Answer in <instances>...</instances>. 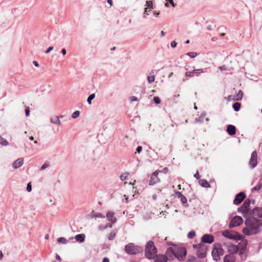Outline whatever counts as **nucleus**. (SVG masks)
<instances>
[{
  "label": "nucleus",
  "instance_id": "f257e3e1",
  "mask_svg": "<svg viewBox=\"0 0 262 262\" xmlns=\"http://www.w3.org/2000/svg\"><path fill=\"white\" fill-rule=\"evenodd\" d=\"M246 227L243 232L247 235L256 234L260 232V226H262V220L254 218H247L245 220Z\"/></svg>",
  "mask_w": 262,
  "mask_h": 262
},
{
  "label": "nucleus",
  "instance_id": "f03ea898",
  "mask_svg": "<svg viewBox=\"0 0 262 262\" xmlns=\"http://www.w3.org/2000/svg\"><path fill=\"white\" fill-rule=\"evenodd\" d=\"M166 253L169 257L174 256L179 260H183L187 254V252L185 248L173 245L167 249Z\"/></svg>",
  "mask_w": 262,
  "mask_h": 262
},
{
  "label": "nucleus",
  "instance_id": "7ed1b4c3",
  "mask_svg": "<svg viewBox=\"0 0 262 262\" xmlns=\"http://www.w3.org/2000/svg\"><path fill=\"white\" fill-rule=\"evenodd\" d=\"M225 251L220 243H215L213 245L211 251L213 259L217 261L221 259V256L224 254Z\"/></svg>",
  "mask_w": 262,
  "mask_h": 262
},
{
  "label": "nucleus",
  "instance_id": "20e7f679",
  "mask_svg": "<svg viewBox=\"0 0 262 262\" xmlns=\"http://www.w3.org/2000/svg\"><path fill=\"white\" fill-rule=\"evenodd\" d=\"M157 253V250L155 246L154 243L150 241L148 242L145 246V256L148 259L154 258Z\"/></svg>",
  "mask_w": 262,
  "mask_h": 262
},
{
  "label": "nucleus",
  "instance_id": "39448f33",
  "mask_svg": "<svg viewBox=\"0 0 262 262\" xmlns=\"http://www.w3.org/2000/svg\"><path fill=\"white\" fill-rule=\"evenodd\" d=\"M222 235L225 237L230 239L235 240L236 241L242 239V237H243L241 234L233 230H225L223 231L222 232Z\"/></svg>",
  "mask_w": 262,
  "mask_h": 262
},
{
  "label": "nucleus",
  "instance_id": "423d86ee",
  "mask_svg": "<svg viewBox=\"0 0 262 262\" xmlns=\"http://www.w3.org/2000/svg\"><path fill=\"white\" fill-rule=\"evenodd\" d=\"M193 248L196 250L197 256L200 258H204L206 256L207 247V246L202 243L198 245H193Z\"/></svg>",
  "mask_w": 262,
  "mask_h": 262
},
{
  "label": "nucleus",
  "instance_id": "0eeeda50",
  "mask_svg": "<svg viewBox=\"0 0 262 262\" xmlns=\"http://www.w3.org/2000/svg\"><path fill=\"white\" fill-rule=\"evenodd\" d=\"M125 251L128 254L135 255L142 252V249L133 243H129L125 246Z\"/></svg>",
  "mask_w": 262,
  "mask_h": 262
},
{
  "label": "nucleus",
  "instance_id": "6e6552de",
  "mask_svg": "<svg viewBox=\"0 0 262 262\" xmlns=\"http://www.w3.org/2000/svg\"><path fill=\"white\" fill-rule=\"evenodd\" d=\"M248 218H262V208L255 207L250 210V215Z\"/></svg>",
  "mask_w": 262,
  "mask_h": 262
},
{
  "label": "nucleus",
  "instance_id": "1a4fd4ad",
  "mask_svg": "<svg viewBox=\"0 0 262 262\" xmlns=\"http://www.w3.org/2000/svg\"><path fill=\"white\" fill-rule=\"evenodd\" d=\"M243 222V220L242 217L239 216H235L231 220L229 224V228H232L233 227L238 226L242 224Z\"/></svg>",
  "mask_w": 262,
  "mask_h": 262
},
{
  "label": "nucleus",
  "instance_id": "9d476101",
  "mask_svg": "<svg viewBox=\"0 0 262 262\" xmlns=\"http://www.w3.org/2000/svg\"><path fill=\"white\" fill-rule=\"evenodd\" d=\"M246 195L244 192H241L237 193L233 200V204L235 205H239L245 199Z\"/></svg>",
  "mask_w": 262,
  "mask_h": 262
},
{
  "label": "nucleus",
  "instance_id": "9b49d317",
  "mask_svg": "<svg viewBox=\"0 0 262 262\" xmlns=\"http://www.w3.org/2000/svg\"><path fill=\"white\" fill-rule=\"evenodd\" d=\"M257 154L256 151H254L251 154L250 160L249 161V165L251 168L255 167L257 164Z\"/></svg>",
  "mask_w": 262,
  "mask_h": 262
},
{
  "label": "nucleus",
  "instance_id": "f8f14e48",
  "mask_svg": "<svg viewBox=\"0 0 262 262\" xmlns=\"http://www.w3.org/2000/svg\"><path fill=\"white\" fill-rule=\"evenodd\" d=\"M214 241V237L211 234H204L201 238L202 243L211 244Z\"/></svg>",
  "mask_w": 262,
  "mask_h": 262
},
{
  "label": "nucleus",
  "instance_id": "ddd939ff",
  "mask_svg": "<svg viewBox=\"0 0 262 262\" xmlns=\"http://www.w3.org/2000/svg\"><path fill=\"white\" fill-rule=\"evenodd\" d=\"M158 172L157 171L152 172L149 182V185H154L160 182V179L158 177Z\"/></svg>",
  "mask_w": 262,
  "mask_h": 262
},
{
  "label": "nucleus",
  "instance_id": "4468645a",
  "mask_svg": "<svg viewBox=\"0 0 262 262\" xmlns=\"http://www.w3.org/2000/svg\"><path fill=\"white\" fill-rule=\"evenodd\" d=\"M106 217L108 222L114 224L117 222V219L115 216V213L113 211H108L106 214Z\"/></svg>",
  "mask_w": 262,
  "mask_h": 262
},
{
  "label": "nucleus",
  "instance_id": "2eb2a0df",
  "mask_svg": "<svg viewBox=\"0 0 262 262\" xmlns=\"http://www.w3.org/2000/svg\"><path fill=\"white\" fill-rule=\"evenodd\" d=\"M152 258L154 262H167L168 259L167 256L163 254H156Z\"/></svg>",
  "mask_w": 262,
  "mask_h": 262
},
{
  "label": "nucleus",
  "instance_id": "dca6fc26",
  "mask_svg": "<svg viewBox=\"0 0 262 262\" xmlns=\"http://www.w3.org/2000/svg\"><path fill=\"white\" fill-rule=\"evenodd\" d=\"M226 246L228 249V252H229L231 255L236 253L238 250V247L232 244L229 243V244H227Z\"/></svg>",
  "mask_w": 262,
  "mask_h": 262
},
{
  "label": "nucleus",
  "instance_id": "f3484780",
  "mask_svg": "<svg viewBox=\"0 0 262 262\" xmlns=\"http://www.w3.org/2000/svg\"><path fill=\"white\" fill-rule=\"evenodd\" d=\"M176 195L180 199V200H181V202H182V203L185 205V206L186 207H188V204H187V199H186V198L183 195L181 192H179V191H177L176 192Z\"/></svg>",
  "mask_w": 262,
  "mask_h": 262
},
{
  "label": "nucleus",
  "instance_id": "a211bd4d",
  "mask_svg": "<svg viewBox=\"0 0 262 262\" xmlns=\"http://www.w3.org/2000/svg\"><path fill=\"white\" fill-rule=\"evenodd\" d=\"M237 211L239 213H242L243 216L246 217V219L250 215V210H248L247 209L243 208L242 205L237 209Z\"/></svg>",
  "mask_w": 262,
  "mask_h": 262
},
{
  "label": "nucleus",
  "instance_id": "6ab92c4d",
  "mask_svg": "<svg viewBox=\"0 0 262 262\" xmlns=\"http://www.w3.org/2000/svg\"><path fill=\"white\" fill-rule=\"evenodd\" d=\"M227 132L230 136H233L236 133V128L233 125H228L227 127Z\"/></svg>",
  "mask_w": 262,
  "mask_h": 262
},
{
  "label": "nucleus",
  "instance_id": "aec40b11",
  "mask_svg": "<svg viewBox=\"0 0 262 262\" xmlns=\"http://www.w3.org/2000/svg\"><path fill=\"white\" fill-rule=\"evenodd\" d=\"M24 163V160L23 158H19L15 160L13 163V167L14 169L20 167Z\"/></svg>",
  "mask_w": 262,
  "mask_h": 262
},
{
  "label": "nucleus",
  "instance_id": "412c9836",
  "mask_svg": "<svg viewBox=\"0 0 262 262\" xmlns=\"http://www.w3.org/2000/svg\"><path fill=\"white\" fill-rule=\"evenodd\" d=\"M224 262H235V258L231 254L226 255L224 258Z\"/></svg>",
  "mask_w": 262,
  "mask_h": 262
},
{
  "label": "nucleus",
  "instance_id": "4be33fe9",
  "mask_svg": "<svg viewBox=\"0 0 262 262\" xmlns=\"http://www.w3.org/2000/svg\"><path fill=\"white\" fill-rule=\"evenodd\" d=\"M85 235L84 234H77L75 236V239L76 241L80 243H83L85 240Z\"/></svg>",
  "mask_w": 262,
  "mask_h": 262
},
{
  "label": "nucleus",
  "instance_id": "5701e85b",
  "mask_svg": "<svg viewBox=\"0 0 262 262\" xmlns=\"http://www.w3.org/2000/svg\"><path fill=\"white\" fill-rule=\"evenodd\" d=\"M199 184L201 186L205 188H209L210 186L208 182L205 179L200 180Z\"/></svg>",
  "mask_w": 262,
  "mask_h": 262
},
{
  "label": "nucleus",
  "instance_id": "b1692460",
  "mask_svg": "<svg viewBox=\"0 0 262 262\" xmlns=\"http://www.w3.org/2000/svg\"><path fill=\"white\" fill-rule=\"evenodd\" d=\"M242 238H243V237ZM239 241H241L239 243V246L243 250H245L248 244L247 241L243 238H242V239H239Z\"/></svg>",
  "mask_w": 262,
  "mask_h": 262
},
{
  "label": "nucleus",
  "instance_id": "393cba45",
  "mask_svg": "<svg viewBox=\"0 0 262 262\" xmlns=\"http://www.w3.org/2000/svg\"><path fill=\"white\" fill-rule=\"evenodd\" d=\"M51 122L52 123L60 125V121L59 120V118L57 116H54L51 118L50 119Z\"/></svg>",
  "mask_w": 262,
  "mask_h": 262
},
{
  "label": "nucleus",
  "instance_id": "a878e982",
  "mask_svg": "<svg viewBox=\"0 0 262 262\" xmlns=\"http://www.w3.org/2000/svg\"><path fill=\"white\" fill-rule=\"evenodd\" d=\"M251 203V201L250 199H246L244 203L242 204L243 208H245V209H247L248 210H250L249 208V207L250 206Z\"/></svg>",
  "mask_w": 262,
  "mask_h": 262
},
{
  "label": "nucleus",
  "instance_id": "bb28decb",
  "mask_svg": "<svg viewBox=\"0 0 262 262\" xmlns=\"http://www.w3.org/2000/svg\"><path fill=\"white\" fill-rule=\"evenodd\" d=\"M92 213L91 218L100 217L103 219L105 217V216L101 213L94 212L93 211Z\"/></svg>",
  "mask_w": 262,
  "mask_h": 262
},
{
  "label": "nucleus",
  "instance_id": "cd10ccee",
  "mask_svg": "<svg viewBox=\"0 0 262 262\" xmlns=\"http://www.w3.org/2000/svg\"><path fill=\"white\" fill-rule=\"evenodd\" d=\"M205 116H206V113L205 112L202 113L201 114V115L200 116V117H199V118H198L195 120V122H202L204 120V117H205Z\"/></svg>",
  "mask_w": 262,
  "mask_h": 262
},
{
  "label": "nucleus",
  "instance_id": "c85d7f7f",
  "mask_svg": "<svg viewBox=\"0 0 262 262\" xmlns=\"http://www.w3.org/2000/svg\"><path fill=\"white\" fill-rule=\"evenodd\" d=\"M232 107L234 109V110L235 111V112H237L240 109V107H241V103H239V102H235L233 105H232Z\"/></svg>",
  "mask_w": 262,
  "mask_h": 262
},
{
  "label": "nucleus",
  "instance_id": "c756f323",
  "mask_svg": "<svg viewBox=\"0 0 262 262\" xmlns=\"http://www.w3.org/2000/svg\"><path fill=\"white\" fill-rule=\"evenodd\" d=\"M0 144L3 146H7L9 142L4 138L0 136Z\"/></svg>",
  "mask_w": 262,
  "mask_h": 262
},
{
  "label": "nucleus",
  "instance_id": "7c9ffc66",
  "mask_svg": "<svg viewBox=\"0 0 262 262\" xmlns=\"http://www.w3.org/2000/svg\"><path fill=\"white\" fill-rule=\"evenodd\" d=\"M58 243L66 244L68 243L67 239L64 237H58L57 239Z\"/></svg>",
  "mask_w": 262,
  "mask_h": 262
},
{
  "label": "nucleus",
  "instance_id": "2f4dec72",
  "mask_svg": "<svg viewBox=\"0 0 262 262\" xmlns=\"http://www.w3.org/2000/svg\"><path fill=\"white\" fill-rule=\"evenodd\" d=\"M243 92L242 91V90H239V91L237 94V97L235 99V100H237V101L241 100L242 99V97H243Z\"/></svg>",
  "mask_w": 262,
  "mask_h": 262
},
{
  "label": "nucleus",
  "instance_id": "473e14b6",
  "mask_svg": "<svg viewBox=\"0 0 262 262\" xmlns=\"http://www.w3.org/2000/svg\"><path fill=\"white\" fill-rule=\"evenodd\" d=\"M95 97V94L94 93L91 94L88 98L87 102L89 104H91V101L94 99Z\"/></svg>",
  "mask_w": 262,
  "mask_h": 262
},
{
  "label": "nucleus",
  "instance_id": "72a5a7b5",
  "mask_svg": "<svg viewBox=\"0 0 262 262\" xmlns=\"http://www.w3.org/2000/svg\"><path fill=\"white\" fill-rule=\"evenodd\" d=\"M195 236V232L194 231H190L187 234V237L189 239L193 238Z\"/></svg>",
  "mask_w": 262,
  "mask_h": 262
},
{
  "label": "nucleus",
  "instance_id": "f704fd0d",
  "mask_svg": "<svg viewBox=\"0 0 262 262\" xmlns=\"http://www.w3.org/2000/svg\"><path fill=\"white\" fill-rule=\"evenodd\" d=\"M116 236V233L114 231H112L108 235V239L110 241L113 240Z\"/></svg>",
  "mask_w": 262,
  "mask_h": 262
},
{
  "label": "nucleus",
  "instance_id": "c9c22d12",
  "mask_svg": "<svg viewBox=\"0 0 262 262\" xmlns=\"http://www.w3.org/2000/svg\"><path fill=\"white\" fill-rule=\"evenodd\" d=\"M80 115V112L79 111H75L72 115V117L73 119L77 118Z\"/></svg>",
  "mask_w": 262,
  "mask_h": 262
},
{
  "label": "nucleus",
  "instance_id": "e433bc0d",
  "mask_svg": "<svg viewBox=\"0 0 262 262\" xmlns=\"http://www.w3.org/2000/svg\"><path fill=\"white\" fill-rule=\"evenodd\" d=\"M155 76L154 75L148 76L147 77V80L149 83H151L155 81Z\"/></svg>",
  "mask_w": 262,
  "mask_h": 262
},
{
  "label": "nucleus",
  "instance_id": "4c0bfd02",
  "mask_svg": "<svg viewBox=\"0 0 262 262\" xmlns=\"http://www.w3.org/2000/svg\"><path fill=\"white\" fill-rule=\"evenodd\" d=\"M261 187V184L260 183H258L256 186L252 188V191H258L260 189Z\"/></svg>",
  "mask_w": 262,
  "mask_h": 262
},
{
  "label": "nucleus",
  "instance_id": "58836bf2",
  "mask_svg": "<svg viewBox=\"0 0 262 262\" xmlns=\"http://www.w3.org/2000/svg\"><path fill=\"white\" fill-rule=\"evenodd\" d=\"M152 5H153V3H152V2L151 1H146V6L148 8H152Z\"/></svg>",
  "mask_w": 262,
  "mask_h": 262
},
{
  "label": "nucleus",
  "instance_id": "ea45409f",
  "mask_svg": "<svg viewBox=\"0 0 262 262\" xmlns=\"http://www.w3.org/2000/svg\"><path fill=\"white\" fill-rule=\"evenodd\" d=\"M187 55L192 58H194L196 56L197 53L196 52H188L187 54Z\"/></svg>",
  "mask_w": 262,
  "mask_h": 262
},
{
  "label": "nucleus",
  "instance_id": "a19ab883",
  "mask_svg": "<svg viewBox=\"0 0 262 262\" xmlns=\"http://www.w3.org/2000/svg\"><path fill=\"white\" fill-rule=\"evenodd\" d=\"M154 102L155 104H158L160 103V99L158 97H155L154 98Z\"/></svg>",
  "mask_w": 262,
  "mask_h": 262
},
{
  "label": "nucleus",
  "instance_id": "79ce46f5",
  "mask_svg": "<svg viewBox=\"0 0 262 262\" xmlns=\"http://www.w3.org/2000/svg\"><path fill=\"white\" fill-rule=\"evenodd\" d=\"M127 175H128L127 173L122 174L120 177L121 180L123 181H124L125 180H126L127 178Z\"/></svg>",
  "mask_w": 262,
  "mask_h": 262
},
{
  "label": "nucleus",
  "instance_id": "37998d69",
  "mask_svg": "<svg viewBox=\"0 0 262 262\" xmlns=\"http://www.w3.org/2000/svg\"><path fill=\"white\" fill-rule=\"evenodd\" d=\"M226 30V27L223 26H220L217 28V31H219V32H222V33H223V32L225 31Z\"/></svg>",
  "mask_w": 262,
  "mask_h": 262
},
{
  "label": "nucleus",
  "instance_id": "c03bdc74",
  "mask_svg": "<svg viewBox=\"0 0 262 262\" xmlns=\"http://www.w3.org/2000/svg\"><path fill=\"white\" fill-rule=\"evenodd\" d=\"M194 74V73L193 72V71H192L191 72H186L185 73V75L187 77H192V76H193Z\"/></svg>",
  "mask_w": 262,
  "mask_h": 262
},
{
  "label": "nucleus",
  "instance_id": "a18cd8bd",
  "mask_svg": "<svg viewBox=\"0 0 262 262\" xmlns=\"http://www.w3.org/2000/svg\"><path fill=\"white\" fill-rule=\"evenodd\" d=\"M98 229L100 231H102L106 229V227L105 225H100L98 226Z\"/></svg>",
  "mask_w": 262,
  "mask_h": 262
},
{
  "label": "nucleus",
  "instance_id": "49530a36",
  "mask_svg": "<svg viewBox=\"0 0 262 262\" xmlns=\"http://www.w3.org/2000/svg\"><path fill=\"white\" fill-rule=\"evenodd\" d=\"M193 71L194 74H200L203 72V70L202 69H195Z\"/></svg>",
  "mask_w": 262,
  "mask_h": 262
},
{
  "label": "nucleus",
  "instance_id": "de8ad7c7",
  "mask_svg": "<svg viewBox=\"0 0 262 262\" xmlns=\"http://www.w3.org/2000/svg\"><path fill=\"white\" fill-rule=\"evenodd\" d=\"M26 189H27V191H28V192L31 191V190H32V186H31V183H29L27 184Z\"/></svg>",
  "mask_w": 262,
  "mask_h": 262
},
{
  "label": "nucleus",
  "instance_id": "09e8293b",
  "mask_svg": "<svg viewBox=\"0 0 262 262\" xmlns=\"http://www.w3.org/2000/svg\"><path fill=\"white\" fill-rule=\"evenodd\" d=\"M48 167H49V164L45 163L40 167V170H44L45 169H46Z\"/></svg>",
  "mask_w": 262,
  "mask_h": 262
},
{
  "label": "nucleus",
  "instance_id": "8fccbe9b",
  "mask_svg": "<svg viewBox=\"0 0 262 262\" xmlns=\"http://www.w3.org/2000/svg\"><path fill=\"white\" fill-rule=\"evenodd\" d=\"M177 45V43L175 41H172L170 43V46L172 48L176 47Z\"/></svg>",
  "mask_w": 262,
  "mask_h": 262
},
{
  "label": "nucleus",
  "instance_id": "3c124183",
  "mask_svg": "<svg viewBox=\"0 0 262 262\" xmlns=\"http://www.w3.org/2000/svg\"><path fill=\"white\" fill-rule=\"evenodd\" d=\"M142 147L141 146H138L136 148V151L138 153H140L142 151Z\"/></svg>",
  "mask_w": 262,
  "mask_h": 262
},
{
  "label": "nucleus",
  "instance_id": "603ef678",
  "mask_svg": "<svg viewBox=\"0 0 262 262\" xmlns=\"http://www.w3.org/2000/svg\"><path fill=\"white\" fill-rule=\"evenodd\" d=\"M130 100L131 101H137L138 99L136 96H132L130 97Z\"/></svg>",
  "mask_w": 262,
  "mask_h": 262
},
{
  "label": "nucleus",
  "instance_id": "864d4df0",
  "mask_svg": "<svg viewBox=\"0 0 262 262\" xmlns=\"http://www.w3.org/2000/svg\"><path fill=\"white\" fill-rule=\"evenodd\" d=\"M53 50V47H50L49 48H48V49L45 51V53L46 54H48L51 51H52Z\"/></svg>",
  "mask_w": 262,
  "mask_h": 262
},
{
  "label": "nucleus",
  "instance_id": "5fc2aeb1",
  "mask_svg": "<svg viewBox=\"0 0 262 262\" xmlns=\"http://www.w3.org/2000/svg\"><path fill=\"white\" fill-rule=\"evenodd\" d=\"M30 114V110L29 107H27L25 109V114L27 117H28L29 115Z\"/></svg>",
  "mask_w": 262,
  "mask_h": 262
},
{
  "label": "nucleus",
  "instance_id": "6e6d98bb",
  "mask_svg": "<svg viewBox=\"0 0 262 262\" xmlns=\"http://www.w3.org/2000/svg\"><path fill=\"white\" fill-rule=\"evenodd\" d=\"M113 224H112L111 223V224L110 223H107L105 225V227H106V229L108 228H112L113 227Z\"/></svg>",
  "mask_w": 262,
  "mask_h": 262
},
{
  "label": "nucleus",
  "instance_id": "4d7b16f0",
  "mask_svg": "<svg viewBox=\"0 0 262 262\" xmlns=\"http://www.w3.org/2000/svg\"><path fill=\"white\" fill-rule=\"evenodd\" d=\"M167 2L170 4L173 7H175L176 5L173 0H166Z\"/></svg>",
  "mask_w": 262,
  "mask_h": 262
},
{
  "label": "nucleus",
  "instance_id": "13d9d810",
  "mask_svg": "<svg viewBox=\"0 0 262 262\" xmlns=\"http://www.w3.org/2000/svg\"><path fill=\"white\" fill-rule=\"evenodd\" d=\"M194 177L196 179H199L200 178L198 171H196V173L194 174Z\"/></svg>",
  "mask_w": 262,
  "mask_h": 262
},
{
  "label": "nucleus",
  "instance_id": "bf43d9fd",
  "mask_svg": "<svg viewBox=\"0 0 262 262\" xmlns=\"http://www.w3.org/2000/svg\"><path fill=\"white\" fill-rule=\"evenodd\" d=\"M235 98H232V96H231V95L228 96L227 97V100L228 101H231V100H235Z\"/></svg>",
  "mask_w": 262,
  "mask_h": 262
},
{
  "label": "nucleus",
  "instance_id": "052dcab7",
  "mask_svg": "<svg viewBox=\"0 0 262 262\" xmlns=\"http://www.w3.org/2000/svg\"><path fill=\"white\" fill-rule=\"evenodd\" d=\"M56 259L57 260L60 261H61V260H62L61 258L60 257V256L59 255H58V254L56 255Z\"/></svg>",
  "mask_w": 262,
  "mask_h": 262
},
{
  "label": "nucleus",
  "instance_id": "680f3d73",
  "mask_svg": "<svg viewBox=\"0 0 262 262\" xmlns=\"http://www.w3.org/2000/svg\"><path fill=\"white\" fill-rule=\"evenodd\" d=\"M219 68L221 71L225 70L226 69L225 66H221Z\"/></svg>",
  "mask_w": 262,
  "mask_h": 262
},
{
  "label": "nucleus",
  "instance_id": "e2e57ef3",
  "mask_svg": "<svg viewBox=\"0 0 262 262\" xmlns=\"http://www.w3.org/2000/svg\"><path fill=\"white\" fill-rule=\"evenodd\" d=\"M109 259L107 257L103 258L102 262H109Z\"/></svg>",
  "mask_w": 262,
  "mask_h": 262
},
{
  "label": "nucleus",
  "instance_id": "0e129e2a",
  "mask_svg": "<svg viewBox=\"0 0 262 262\" xmlns=\"http://www.w3.org/2000/svg\"><path fill=\"white\" fill-rule=\"evenodd\" d=\"M33 63L36 67H39V64H38V63L36 61H33Z\"/></svg>",
  "mask_w": 262,
  "mask_h": 262
},
{
  "label": "nucleus",
  "instance_id": "69168bd1",
  "mask_svg": "<svg viewBox=\"0 0 262 262\" xmlns=\"http://www.w3.org/2000/svg\"><path fill=\"white\" fill-rule=\"evenodd\" d=\"M61 53L63 55H66L67 53L66 50L65 49H62L61 50Z\"/></svg>",
  "mask_w": 262,
  "mask_h": 262
},
{
  "label": "nucleus",
  "instance_id": "338daca9",
  "mask_svg": "<svg viewBox=\"0 0 262 262\" xmlns=\"http://www.w3.org/2000/svg\"><path fill=\"white\" fill-rule=\"evenodd\" d=\"M153 14L155 16L157 17L159 14V12L154 11V12H153Z\"/></svg>",
  "mask_w": 262,
  "mask_h": 262
},
{
  "label": "nucleus",
  "instance_id": "774afa93",
  "mask_svg": "<svg viewBox=\"0 0 262 262\" xmlns=\"http://www.w3.org/2000/svg\"><path fill=\"white\" fill-rule=\"evenodd\" d=\"M211 27H212V26H211V25H208V26L207 27V30H208V31L212 30V29H211Z\"/></svg>",
  "mask_w": 262,
  "mask_h": 262
}]
</instances>
